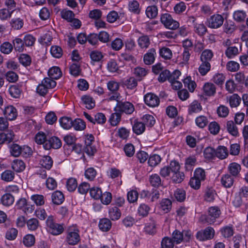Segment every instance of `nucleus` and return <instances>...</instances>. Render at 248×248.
Instances as JSON below:
<instances>
[{"label":"nucleus","instance_id":"obj_1","mask_svg":"<svg viewBox=\"0 0 248 248\" xmlns=\"http://www.w3.org/2000/svg\"><path fill=\"white\" fill-rule=\"evenodd\" d=\"M46 223L47 231L52 234L57 235L63 232L64 228L63 224L56 223L53 216H48Z\"/></svg>","mask_w":248,"mask_h":248},{"label":"nucleus","instance_id":"obj_2","mask_svg":"<svg viewBox=\"0 0 248 248\" xmlns=\"http://www.w3.org/2000/svg\"><path fill=\"white\" fill-rule=\"evenodd\" d=\"M161 23L166 28L170 30H175L179 27V23L174 20L171 16L168 13L162 14L160 17Z\"/></svg>","mask_w":248,"mask_h":248},{"label":"nucleus","instance_id":"obj_3","mask_svg":"<svg viewBox=\"0 0 248 248\" xmlns=\"http://www.w3.org/2000/svg\"><path fill=\"white\" fill-rule=\"evenodd\" d=\"M116 112H124L130 114L134 110V107L132 104L129 102H122L118 101V103L114 108Z\"/></svg>","mask_w":248,"mask_h":248},{"label":"nucleus","instance_id":"obj_4","mask_svg":"<svg viewBox=\"0 0 248 248\" xmlns=\"http://www.w3.org/2000/svg\"><path fill=\"white\" fill-rule=\"evenodd\" d=\"M67 241L70 245L77 244L80 241L78 230L73 227H70L67 230Z\"/></svg>","mask_w":248,"mask_h":248},{"label":"nucleus","instance_id":"obj_5","mask_svg":"<svg viewBox=\"0 0 248 248\" xmlns=\"http://www.w3.org/2000/svg\"><path fill=\"white\" fill-rule=\"evenodd\" d=\"M217 218V207L212 206L209 208L208 215H203L201 217L202 221H205L209 224H212L216 222Z\"/></svg>","mask_w":248,"mask_h":248},{"label":"nucleus","instance_id":"obj_6","mask_svg":"<svg viewBox=\"0 0 248 248\" xmlns=\"http://www.w3.org/2000/svg\"><path fill=\"white\" fill-rule=\"evenodd\" d=\"M144 100L145 104L150 107H155L159 104V99L153 93H148L145 95Z\"/></svg>","mask_w":248,"mask_h":248},{"label":"nucleus","instance_id":"obj_7","mask_svg":"<svg viewBox=\"0 0 248 248\" xmlns=\"http://www.w3.org/2000/svg\"><path fill=\"white\" fill-rule=\"evenodd\" d=\"M61 140L57 137L54 136L46 140L44 145L46 150H49L51 148L55 149L60 148L62 146Z\"/></svg>","mask_w":248,"mask_h":248},{"label":"nucleus","instance_id":"obj_8","mask_svg":"<svg viewBox=\"0 0 248 248\" xmlns=\"http://www.w3.org/2000/svg\"><path fill=\"white\" fill-rule=\"evenodd\" d=\"M214 235V230L213 228L208 227L203 231H199L197 233L196 238L200 241H203L212 238Z\"/></svg>","mask_w":248,"mask_h":248},{"label":"nucleus","instance_id":"obj_9","mask_svg":"<svg viewBox=\"0 0 248 248\" xmlns=\"http://www.w3.org/2000/svg\"><path fill=\"white\" fill-rule=\"evenodd\" d=\"M3 113L6 119L10 121L15 120L17 115L16 109L13 106L5 107Z\"/></svg>","mask_w":248,"mask_h":248},{"label":"nucleus","instance_id":"obj_10","mask_svg":"<svg viewBox=\"0 0 248 248\" xmlns=\"http://www.w3.org/2000/svg\"><path fill=\"white\" fill-rule=\"evenodd\" d=\"M156 55L155 49L154 48L150 49L148 51L144 54L143 61L145 64L151 65L154 63L155 60Z\"/></svg>","mask_w":248,"mask_h":248},{"label":"nucleus","instance_id":"obj_11","mask_svg":"<svg viewBox=\"0 0 248 248\" xmlns=\"http://www.w3.org/2000/svg\"><path fill=\"white\" fill-rule=\"evenodd\" d=\"M15 201L14 196L10 193H6L0 199V202L3 205L8 207L12 205Z\"/></svg>","mask_w":248,"mask_h":248},{"label":"nucleus","instance_id":"obj_12","mask_svg":"<svg viewBox=\"0 0 248 248\" xmlns=\"http://www.w3.org/2000/svg\"><path fill=\"white\" fill-rule=\"evenodd\" d=\"M51 199L54 204L59 205L63 202L64 197L62 192L60 191H56L52 193Z\"/></svg>","mask_w":248,"mask_h":248},{"label":"nucleus","instance_id":"obj_13","mask_svg":"<svg viewBox=\"0 0 248 248\" xmlns=\"http://www.w3.org/2000/svg\"><path fill=\"white\" fill-rule=\"evenodd\" d=\"M14 134L12 131H8L0 133V144H2L6 141L10 142L13 140Z\"/></svg>","mask_w":248,"mask_h":248},{"label":"nucleus","instance_id":"obj_14","mask_svg":"<svg viewBox=\"0 0 248 248\" xmlns=\"http://www.w3.org/2000/svg\"><path fill=\"white\" fill-rule=\"evenodd\" d=\"M159 53L160 56L165 60H170L172 57L171 50L167 47L163 46L160 48Z\"/></svg>","mask_w":248,"mask_h":248},{"label":"nucleus","instance_id":"obj_15","mask_svg":"<svg viewBox=\"0 0 248 248\" xmlns=\"http://www.w3.org/2000/svg\"><path fill=\"white\" fill-rule=\"evenodd\" d=\"M49 78L53 79H57L61 77L62 73L59 67L54 66L51 68L48 71Z\"/></svg>","mask_w":248,"mask_h":248},{"label":"nucleus","instance_id":"obj_16","mask_svg":"<svg viewBox=\"0 0 248 248\" xmlns=\"http://www.w3.org/2000/svg\"><path fill=\"white\" fill-rule=\"evenodd\" d=\"M202 107L201 104L197 100L193 101L188 107V113L191 114L193 113H198L201 111Z\"/></svg>","mask_w":248,"mask_h":248},{"label":"nucleus","instance_id":"obj_17","mask_svg":"<svg viewBox=\"0 0 248 248\" xmlns=\"http://www.w3.org/2000/svg\"><path fill=\"white\" fill-rule=\"evenodd\" d=\"M81 100L88 109H92L95 107V101L89 95H84L81 97Z\"/></svg>","mask_w":248,"mask_h":248},{"label":"nucleus","instance_id":"obj_18","mask_svg":"<svg viewBox=\"0 0 248 248\" xmlns=\"http://www.w3.org/2000/svg\"><path fill=\"white\" fill-rule=\"evenodd\" d=\"M139 46L141 48H147L150 44V40L147 35H142L138 40Z\"/></svg>","mask_w":248,"mask_h":248},{"label":"nucleus","instance_id":"obj_19","mask_svg":"<svg viewBox=\"0 0 248 248\" xmlns=\"http://www.w3.org/2000/svg\"><path fill=\"white\" fill-rule=\"evenodd\" d=\"M203 89L206 95L211 96L216 93V87L213 83H207L204 84Z\"/></svg>","mask_w":248,"mask_h":248},{"label":"nucleus","instance_id":"obj_20","mask_svg":"<svg viewBox=\"0 0 248 248\" xmlns=\"http://www.w3.org/2000/svg\"><path fill=\"white\" fill-rule=\"evenodd\" d=\"M227 129L230 134L233 136L238 135V129L232 121H229L227 123Z\"/></svg>","mask_w":248,"mask_h":248},{"label":"nucleus","instance_id":"obj_21","mask_svg":"<svg viewBox=\"0 0 248 248\" xmlns=\"http://www.w3.org/2000/svg\"><path fill=\"white\" fill-rule=\"evenodd\" d=\"M9 92L12 97L18 98L21 93L20 86L18 84L11 85L9 89Z\"/></svg>","mask_w":248,"mask_h":248},{"label":"nucleus","instance_id":"obj_22","mask_svg":"<svg viewBox=\"0 0 248 248\" xmlns=\"http://www.w3.org/2000/svg\"><path fill=\"white\" fill-rule=\"evenodd\" d=\"M228 169L232 175L237 176L241 170V167L240 164L233 162L229 165Z\"/></svg>","mask_w":248,"mask_h":248},{"label":"nucleus","instance_id":"obj_23","mask_svg":"<svg viewBox=\"0 0 248 248\" xmlns=\"http://www.w3.org/2000/svg\"><path fill=\"white\" fill-rule=\"evenodd\" d=\"M40 163L43 168L50 170L53 165V160L49 156H44L40 160Z\"/></svg>","mask_w":248,"mask_h":248},{"label":"nucleus","instance_id":"obj_24","mask_svg":"<svg viewBox=\"0 0 248 248\" xmlns=\"http://www.w3.org/2000/svg\"><path fill=\"white\" fill-rule=\"evenodd\" d=\"M12 168L16 172H21L25 169V164L22 160L16 159L12 163Z\"/></svg>","mask_w":248,"mask_h":248},{"label":"nucleus","instance_id":"obj_25","mask_svg":"<svg viewBox=\"0 0 248 248\" xmlns=\"http://www.w3.org/2000/svg\"><path fill=\"white\" fill-rule=\"evenodd\" d=\"M111 226V221L108 218H103L100 220L99 227L100 230L104 232L108 231Z\"/></svg>","mask_w":248,"mask_h":248},{"label":"nucleus","instance_id":"obj_26","mask_svg":"<svg viewBox=\"0 0 248 248\" xmlns=\"http://www.w3.org/2000/svg\"><path fill=\"white\" fill-rule=\"evenodd\" d=\"M121 215V212L118 207L114 206L109 209V216L112 220H118Z\"/></svg>","mask_w":248,"mask_h":248},{"label":"nucleus","instance_id":"obj_27","mask_svg":"<svg viewBox=\"0 0 248 248\" xmlns=\"http://www.w3.org/2000/svg\"><path fill=\"white\" fill-rule=\"evenodd\" d=\"M150 210V208L148 205L142 203L138 208V214L140 216L145 217L148 216Z\"/></svg>","mask_w":248,"mask_h":248},{"label":"nucleus","instance_id":"obj_28","mask_svg":"<svg viewBox=\"0 0 248 248\" xmlns=\"http://www.w3.org/2000/svg\"><path fill=\"white\" fill-rule=\"evenodd\" d=\"M60 123L64 129H69L72 126L73 121L70 118L64 117L60 119Z\"/></svg>","mask_w":248,"mask_h":248},{"label":"nucleus","instance_id":"obj_29","mask_svg":"<svg viewBox=\"0 0 248 248\" xmlns=\"http://www.w3.org/2000/svg\"><path fill=\"white\" fill-rule=\"evenodd\" d=\"M241 100L240 97L237 94H233L229 98L230 106L232 108L237 107L239 105Z\"/></svg>","mask_w":248,"mask_h":248},{"label":"nucleus","instance_id":"obj_30","mask_svg":"<svg viewBox=\"0 0 248 248\" xmlns=\"http://www.w3.org/2000/svg\"><path fill=\"white\" fill-rule=\"evenodd\" d=\"M222 185L225 187H231L233 183V179L229 174L224 175L221 178Z\"/></svg>","mask_w":248,"mask_h":248},{"label":"nucleus","instance_id":"obj_31","mask_svg":"<svg viewBox=\"0 0 248 248\" xmlns=\"http://www.w3.org/2000/svg\"><path fill=\"white\" fill-rule=\"evenodd\" d=\"M239 54L237 47L235 46H229L225 51L226 56L229 59H232Z\"/></svg>","mask_w":248,"mask_h":248},{"label":"nucleus","instance_id":"obj_32","mask_svg":"<svg viewBox=\"0 0 248 248\" xmlns=\"http://www.w3.org/2000/svg\"><path fill=\"white\" fill-rule=\"evenodd\" d=\"M172 203L170 200L163 199L160 202L161 209L165 213L169 212L171 208Z\"/></svg>","mask_w":248,"mask_h":248},{"label":"nucleus","instance_id":"obj_33","mask_svg":"<svg viewBox=\"0 0 248 248\" xmlns=\"http://www.w3.org/2000/svg\"><path fill=\"white\" fill-rule=\"evenodd\" d=\"M217 153L215 149L211 147L206 148L204 151V155L205 158L211 159L215 157Z\"/></svg>","mask_w":248,"mask_h":248},{"label":"nucleus","instance_id":"obj_34","mask_svg":"<svg viewBox=\"0 0 248 248\" xmlns=\"http://www.w3.org/2000/svg\"><path fill=\"white\" fill-rule=\"evenodd\" d=\"M157 8L156 6H148L146 10V14L150 18H154L157 15Z\"/></svg>","mask_w":248,"mask_h":248},{"label":"nucleus","instance_id":"obj_35","mask_svg":"<svg viewBox=\"0 0 248 248\" xmlns=\"http://www.w3.org/2000/svg\"><path fill=\"white\" fill-rule=\"evenodd\" d=\"M72 126L76 130H83L85 128L86 124L82 120L77 119L73 121Z\"/></svg>","mask_w":248,"mask_h":248},{"label":"nucleus","instance_id":"obj_36","mask_svg":"<svg viewBox=\"0 0 248 248\" xmlns=\"http://www.w3.org/2000/svg\"><path fill=\"white\" fill-rule=\"evenodd\" d=\"M174 196L177 201L182 202L186 199V194L184 189H177L174 192Z\"/></svg>","mask_w":248,"mask_h":248},{"label":"nucleus","instance_id":"obj_37","mask_svg":"<svg viewBox=\"0 0 248 248\" xmlns=\"http://www.w3.org/2000/svg\"><path fill=\"white\" fill-rule=\"evenodd\" d=\"M211 65L209 62H202L199 68V72L202 76H205L209 71Z\"/></svg>","mask_w":248,"mask_h":248},{"label":"nucleus","instance_id":"obj_38","mask_svg":"<svg viewBox=\"0 0 248 248\" xmlns=\"http://www.w3.org/2000/svg\"><path fill=\"white\" fill-rule=\"evenodd\" d=\"M145 129L144 124L141 122H136L133 126V132L137 135L142 134L144 131Z\"/></svg>","mask_w":248,"mask_h":248},{"label":"nucleus","instance_id":"obj_39","mask_svg":"<svg viewBox=\"0 0 248 248\" xmlns=\"http://www.w3.org/2000/svg\"><path fill=\"white\" fill-rule=\"evenodd\" d=\"M183 234L180 231L175 230L172 234V240L176 244L180 243L183 240Z\"/></svg>","mask_w":248,"mask_h":248},{"label":"nucleus","instance_id":"obj_40","mask_svg":"<svg viewBox=\"0 0 248 248\" xmlns=\"http://www.w3.org/2000/svg\"><path fill=\"white\" fill-rule=\"evenodd\" d=\"M183 82L184 85L188 88L190 92H194L196 86V84L195 81L191 80L190 77L185 78L183 80Z\"/></svg>","mask_w":248,"mask_h":248},{"label":"nucleus","instance_id":"obj_41","mask_svg":"<svg viewBox=\"0 0 248 248\" xmlns=\"http://www.w3.org/2000/svg\"><path fill=\"white\" fill-rule=\"evenodd\" d=\"M185 175L183 172L180 170L176 173L171 174V178L172 181L175 183H180L184 179Z\"/></svg>","mask_w":248,"mask_h":248},{"label":"nucleus","instance_id":"obj_42","mask_svg":"<svg viewBox=\"0 0 248 248\" xmlns=\"http://www.w3.org/2000/svg\"><path fill=\"white\" fill-rule=\"evenodd\" d=\"M213 56V54L211 50L209 49L204 50L201 55V60L202 62H209Z\"/></svg>","mask_w":248,"mask_h":248},{"label":"nucleus","instance_id":"obj_43","mask_svg":"<svg viewBox=\"0 0 248 248\" xmlns=\"http://www.w3.org/2000/svg\"><path fill=\"white\" fill-rule=\"evenodd\" d=\"M50 53L54 57L60 58L62 55V50L59 46H54L51 47Z\"/></svg>","mask_w":248,"mask_h":248},{"label":"nucleus","instance_id":"obj_44","mask_svg":"<svg viewBox=\"0 0 248 248\" xmlns=\"http://www.w3.org/2000/svg\"><path fill=\"white\" fill-rule=\"evenodd\" d=\"M226 68L230 72H236L240 68V64L236 62L231 61L227 62L226 64Z\"/></svg>","mask_w":248,"mask_h":248},{"label":"nucleus","instance_id":"obj_45","mask_svg":"<svg viewBox=\"0 0 248 248\" xmlns=\"http://www.w3.org/2000/svg\"><path fill=\"white\" fill-rule=\"evenodd\" d=\"M61 15L62 18L68 22H70L75 17V14L72 11L67 10H62Z\"/></svg>","mask_w":248,"mask_h":248},{"label":"nucleus","instance_id":"obj_46","mask_svg":"<svg viewBox=\"0 0 248 248\" xmlns=\"http://www.w3.org/2000/svg\"><path fill=\"white\" fill-rule=\"evenodd\" d=\"M149 181L151 185L155 187L158 186L161 184V178L157 174L151 175L149 178Z\"/></svg>","mask_w":248,"mask_h":248},{"label":"nucleus","instance_id":"obj_47","mask_svg":"<svg viewBox=\"0 0 248 248\" xmlns=\"http://www.w3.org/2000/svg\"><path fill=\"white\" fill-rule=\"evenodd\" d=\"M246 14L245 12L242 10H238L234 12L233 18L237 22H242L244 21L246 17Z\"/></svg>","mask_w":248,"mask_h":248},{"label":"nucleus","instance_id":"obj_48","mask_svg":"<svg viewBox=\"0 0 248 248\" xmlns=\"http://www.w3.org/2000/svg\"><path fill=\"white\" fill-rule=\"evenodd\" d=\"M161 160V158L159 155L155 154L149 157L148 162L150 166L155 167L160 162Z\"/></svg>","mask_w":248,"mask_h":248},{"label":"nucleus","instance_id":"obj_49","mask_svg":"<svg viewBox=\"0 0 248 248\" xmlns=\"http://www.w3.org/2000/svg\"><path fill=\"white\" fill-rule=\"evenodd\" d=\"M28 228L31 231L36 230L39 226V221L37 219L32 218L27 221Z\"/></svg>","mask_w":248,"mask_h":248},{"label":"nucleus","instance_id":"obj_50","mask_svg":"<svg viewBox=\"0 0 248 248\" xmlns=\"http://www.w3.org/2000/svg\"><path fill=\"white\" fill-rule=\"evenodd\" d=\"M21 146H19L18 144H12L10 147V153L11 155L15 157L19 156L21 155Z\"/></svg>","mask_w":248,"mask_h":248},{"label":"nucleus","instance_id":"obj_51","mask_svg":"<svg viewBox=\"0 0 248 248\" xmlns=\"http://www.w3.org/2000/svg\"><path fill=\"white\" fill-rule=\"evenodd\" d=\"M139 3L137 0H132L129 2L128 8L129 11L137 14L140 13Z\"/></svg>","mask_w":248,"mask_h":248},{"label":"nucleus","instance_id":"obj_52","mask_svg":"<svg viewBox=\"0 0 248 248\" xmlns=\"http://www.w3.org/2000/svg\"><path fill=\"white\" fill-rule=\"evenodd\" d=\"M13 44L15 49L19 52H22L24 49V43L20 38H16L13 40Z\"/></svg>","mask_w":248,"mask_h":248},{"label":"nucleus","instance_id":"obj_53","mask_svg":"<svg viewBox=\"0 0 248 248\" xmlns=\"http://www.w3.org/2000/svg\"><path fill=\"white\" fill-rule=\"evenodd\" d=\"M228 156V151L224 146H218V158L220 159L226 158Z\"/></svg>","mask_w":248,"mask_h":248},{"label":"nucleus","instance_id":"obj_54","mask_svg":"<svg viewBox=\"0 0 248 248\" xmlns=\"http://www.w3.org/2000/svg\"><path fill=\"white\" fill-rule=\"evenodd\" d=\"M101 189L97 187H93L90 188V193L91 196L94 199H99L102 195Z\"/></svg>","mask_w":248,"mask_h":248},{"label":"nucleus","instance_id":"obj_55","mask_svg":"<svg viewBox=\"0 0 248 248\" xmlns=\"http://www.w3.org/2000/svg\"><path fill=\"white\" fill-rule=\"evenodd\" d=\"M13 49V45L8 42L3 43L0 46V51L4 54H9Z\"/></svg>","mask_w":248,"mask_h":248},{"label":"nucleus","instance_id":"obj_56","mask_svg":"<svg viewBox=\"0 0 248 248\" xmlns=\"http://www.w3.org/2000/svg\"><path fill=\"white\" fill-rule=\"evenodd\" d=\"M207 26L210 28H217V15H213L207 20Z\"/></svg>","mask_w":248,"mask_h":248},{"label":"nucleus","instance_id":"obj_57","mask_svg":"<svg viewBox=\"0 0 248 248\" xmlns=\"http://www.w3.org/2000/svg\"><path fill=\"white\" fill-rule=\"evenodd\" d=\"M216 194L215 190L211 188L207 189L204 195L205 200L208 202H213L215 200V195Z\"/></svg>","mask_w":248,"mask_h":248},{"label":"nucleus","instance_id":"obj_58","mask_svg":"<svg viewBox=\"0 0 248 248\" xmlns=\"http://www.w3.org/2000/svg\"><path fill=\"white\" fill-rule=\"evenodd\" d=\"M23 244L27 247H31L34 245L35 243L34 236L32 234L26 235L23 240Z\"/></svg>","mask_w":248,"mask_h":248},{"label":"nucleus","instance_id":"obj_59","mask_svg":"<svg viewBox=\"0 0 248 248\" xmlns=\"http://www.w3.org/2000/svg\"><path fill=\"white\" fill-rule=\"evenodd\" d=\"M121 114L119 113L116 112L112 114L109 118V122L113 126L117 125L121 120Z\"/></svg>","mask_w":248,"mask_h":248},{"label":"nucleus","instance_id":"obj_60","mask_svg":"<svg viewBox=\"0 0 248 248\" xmlns=\"http://www.w3.org/2000/svg\"><path fill=\"white\" fill-rule=\"evenodd\" d=\"M78 184L76 179L69 178L66 183L67 189L71 192L74 191L77 187Z\"/></svg>","mask_w":248,"mask_h":248},{"label":"nucleus","instance_id":"obj_61","mask_svg":"<svg viewBox=\"0 0 248 248\" xmlns=\"http://www.w3.org/2000/svg\"><path fill=\"white\" fill-rule=\"evenodd\" d=\"M18 233L16 228H10L6 232L5 237L9 240H13L16 239Z\"/></svg>","mask_w":248,"mask_h":248},{"label":"nucleus","instance_id":"obj_62","mask_svg":"<svg viewBox=\"0 0 248 248\" xmlns=\"http://www.w3.org/2000/svg\"><path fill=\"white\" fill-rule=\"evenodd\" d=\"M1 177L2 180L6 182H10L13 180L14 173L11 170H6L2 173Z\"/></svg>","mask_w":248,"mask_h":248},{"label":"nucleus","instance_id":"obj_63","mask_svg":"<svg viewBox=\"0 0 248 248\" xmlns=\"http://www.w3.org/2000/svg\"><path fill=\"white\" fill-rule=\"evenodd\" d=\"M19 60V62L25 66L30 65L31 63V58L30 56L26 54H21Z\"/></svg>","mask_w":248,"mask_h":248},{"label":"nucleus","instance_id":"obj_64","mask_svg":"<svg viewBox=\"0 0 248 248\" xmlns=\"http://www.w3.org/2000/svg\"><path fill=\"white\" fill-rule=\"evenodd\" d=\"M174 242L169 237H165L161 242L162 248H173Z\"/></svg>","mask_w":248,"mask_h":248}]
</instances>
